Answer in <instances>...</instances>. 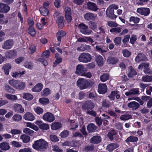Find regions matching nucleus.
Wrapping results in <instances>:
<instances>
[{
  "label": "nucleus",
  "instance_id": "obj_34",
  "mask_svg": "<svg viewBox=\"0 0 152 152\" xmlns=\"http://www.w3.org/2000/svg\"><path fill=\"white\" fill-rule=\"evenodd\" d=\"M96 61L98 66H101L103 65V59L102 56L100 55L97 56L96 58Z\"/></svg>",
  "mask_w": 152,
  "mask_h": 152
},
{
  "label": "nucleus",
  "instance_id": "obj_15",
  "mask_svg": "<svg viewBox=\"0 0 152 152\" xmlns=\"http://www.w3.org/2000/svg\"><path fill=\"white\" fill-rule=\"evenodd\" d=\"M10 10V7L7 4L0 3V12L6 13Z\"/></svg>",
  "mask_w": 152,
  "mask_h": 152
},
{
  "label": "nucleus",
  "instance_id": "obj_55",
  "mask_svg": "<svg viewBox=\"0 0 152 152\" xmlns=\"http://www.w3.org/2000/svg\"><path fill=\"white\" fill-rule=\"evenodd\" d=\"M122 53L123 56L126 58L129 57L131 55V53L127 49L124 50Z\"/></svg>",
  "mask_w": 152,
  "mask_h": 152
},
{
  "label": "nucleus",
  "instance_id": "obj_45",
  "mask_svg": "<svg viewBox=\"0 0 152 152\" xmlns=\"http://www.w3.org/2000/svg\"><path fill=\"white\" fill-rule=\"evenodd\" d=\"M28 33L31 36L34 37L36 33V31L33 28V27H30L28 29Z\"/></svg>",
  "mask_w": 152,
  "mask_h": 152
},
{
  "label": "nucleus",
  "instance_id": "obj_6",
  "mask_svg": "<svg viewBox=\"0 0 152 152\" xmlns=\"http://www.w3.org/2000/svg\"><path fill=\"white\" fill-rule=\"evenodd\" d=\"M80 32L83 34L85 35H89L91 34L92 31L88 30V26L83 23L80 24L78 26Z\"/></svg>",
  "mask_w": 152,
  "mask_h": 152
},
{
  "label": "nucleus",
  "instance_id": "obj_1",
  "mask_svg": "<svg viewBox=\"0 0 152 152\" xmlns=\"http://www.w3.org/2000/svg\"><path fill=\"white\" fill-rule=\"evenodd\" d=\"M48 145V143L45 140L39 139L34 141L32 147L34 149L38 151H45L47 148Z\"/></svg>",
  "mask_w": 152,
  "mask_h": 152
},
{
  "label": "nucleus",
  "instance_id": "obj_58",
  "mask_svg": "<svg viewBox=\"0 0 152 152\" xmlns=\"http://www.w3.org/2000/svg\"><path fill=\"white\" fill-rule=\"evenodd\" d=\"M140 18L138 17L134 16H131L130 17L129 21L130 22H133L134 23H137L140 21Z\"/></svg>",
  "mask_w": 152,
  "mask_h": 152
},
{
  "label": "nucleus",
  "instance_id": "obj_30",
  "mask_svg": "<svg viewBox=\"0 0 152 152\" xmlns=\"http://www.w3.org/2000/svg\"><path fill=\"white\" fill-rule=\"evenodd\" d=\"M107 61L109 64L114 65L118 62V60L116 57L111 56L107 58Z\"/></svg>",
  "mask_w": 152,
  "mask_h": 152
},
{
  "label": "nucleus",
  "instance_id": "obj_57",
  "mask_svg": "<svg viewBox=\"0 0 152 152\" xmlns=\"http://www.w3.org/2000/svg\"><path fill=\"white\" fill-rule=\"evenodd\" d=\"M90 49V46L88 45H84L82 46L81 47H78L77 48V50L79 51L87 50Z\"/></svg>",
  "mask_w": 152,
  "mask_h": 152
},
{
  "label": "nucleus",
  "instance_id": "obj_40",
  "mask_svg": "<svg viewBox=\"0 0 152 152\" xmlns=\"http://www.w3.org/2000/svg\"><path fill=\"white\" fill-rule=\"evenodd\" d=\"M84 17L87 20H92L94 19V15L91 13H87L85 15Z\"/></svg>",
  "mask_w": 152,
  "mask_h": 152
},
{
  "label": "nucleus",
  "instance_id": "obj_22",
  "mask_svg": "<svg viewBox=\"0 0 152 152\" xmlns=\"http://www.w3.org/2000/svg\"><path fill=\"white\" fill-rule=\"evenodd\" d=\"M14 110L15 112L22 113L24 111V109L22 105L19 104H15L14 105Z\"/></svg>",
  "mask_w": 152,
  "mask_h": 152
},
{
  "label": "nucleus",
  "instance_id": "obj_42",
  "mask_svg": "<svg viewBox=\"0 0 152 152\" xmlns=\"http://www.w3.org/2000/svg\"><path fill=\"white\" fill-rule=\"evenodd\" d=\"M109 75L107 73H104L100 77V80L102 82H104L108 80Z\"/></svg>",
  "mask_w": 152,
  "mask_h": 152
},
{
  "label": "nucleus",
  "instance_id": "obj_52",
  "mask_svg": "<svg viewBox=\"0 0 152 152\" xmlns=\"http://www.w3.org/2000/svg\"><path fill=\"white\" fill-rule=\"evenodd\" d=\"M69 131L66 130L63 131L60 134V136L62 138H66L68 137Z\"/></svg>",
  "mask_w": 152,
  "mask_h": 152
},
{
  "label": "nucleus",
  "instance_id": "obj_51",
  "mask_svg": "<svg viewBox=\"0 0 152 152\" xmlns=\"http://www.w3.org/2000/svg\"><path fill=\"white\" fill-rule=\"evenodd\" d=\"M5 89L7 92L12 94L15 93L14 90L11 86L8 85H6L5 86Z\"/></svg>",
  "mask_w": 152,
  "mask_h": 152
},
{
  "label": "nucleus",
  "instance_id": "obj_13",
  "mask_svg": "<svg viewBox=\"0 0 152 152\" xmlns=\"http://www.w3.org/2000/svg\"><path fill=\"white\" fill-rule=\"evenodd\" d=\"M113 11L114 9L110 6L107 8L106 11V15L111 19H115L117 17V16L114 14Z\"/></svg>",
  "mask_w": 152,
  "mask_h": 152
},
{
  "label": "nucleus",
  "instance_id": "obj_18",
  "mask_svg": "<svg viewBox=\"0 0 152 152\" xmlns=\"http://www.w3.org/2000/svg\"><path fill=\"white\" fill-rule=\"evenodd\" d=\"M102 140L100 136L96 135L93 136L91 139L90 142L94 144H97L100 143Z\"/></svg>",
  "mask_w": 152,
  "mask_h": 152
},
{
  "label": "nucleus",
  "instance_id": "obj_36",
  "mask_svg": "<svg viewBox=\"0 0 152 152\" xmlns=\"http://www.w3.org/2000/svg\"><path fill=\"white\" fill-rule=\"evenodd\" d=\"M94 148V145H87L85 146L83 148V151L86 152H91L93 151Z\"/></svg>",
  "mask_w": 152,
  "mask_h": 152
},
{
  "label": "nucleus",
  "instance_id": "obj_11",
  "mask_svg": "<svg viewBox=\"0 0 152 152\" xmlns=\"http://www.w3.org/2000/svg\"><path fill=\"white\" fill-rule=\"evenodd\" d=\"M35 124L37 125L39 127L43 130H48L50 126L47 124L43 123L41 121H37L35 122Z\"/></svg>",
  "mask_w": 152,
  "mask_h": 152
},
{
  "label": "nucleus",
  "instance_id": "obj_33",
  "mask_svg": "<svg viewBox=\"0 0 152 152\" xmlns=\"http://www.w3.org/2000/svg\"><path fill=\"white\" fill-rule=\"evenodd\" d=\"M16 52L15 50H11L6 53V57L8 58H13L16 55Z\"/></svg>",
  "mask_w": 152,
  "mask_h": 152
},
{
  "label": "nucleus",
  "instance_id": "obj_61",
  "mask_svg": "<svg viewBox=\"0 0 152 152\" xmlns=\"http://www.w3.org/2000/svg\"><path fill=\"white\" fill-rule=\"evenodd\" d=\"M88 25L90 28L93 30H95L97 28V26L95 22L90 21L88 23Z\"/></svg>",
  "mask_w": 152,
  "mask_h": 152
},
{
  "label": "nucleus",
  "instance_id": "obj_28",
  "mask_svg": "<svg viewBox=\"0 0 152 152\" xmlns=\"http://www.w3.org/2000/svg\"><path fill=\"white\" fill-rule=\"evenodd\" d=\"M87 128L89 132L92 133L96 130L97 128V127L94 124L91 123L88 125Z\"/></svg>",
  "mask_w": 152,
  "mask_h": 152
},
{
  "label": "nucleus",
  "instance_id": "obj_24",
  "mask_svg": "<svg viewBox=\"0 0 152 152\" xmlns=\"http://www.w3.org/2000/svg\"><path fill=\"white\" fill-rule=\"evenodd\" d=\"M66 35V33L63 30L58 31L56 33V37L58 41H61L62 37H64Z\"/></svg>",
  "mask_w": 152,
  "mask_h": 152
},
{
  "label": "nucleus",
  "instance_id": "obj_12",
  "mask_svg": "<svg viewBox=\"0 0 152 152\" xmlns=\"http://www.w3.org/2000/svg\"><path fill=\"white\" fill-rule=\"evenodd\" d=\"M147 60L148 58L146 56L142 53H139L136 56L135 59V61L137 63L146 61Z\"/></svg>",
  "mask_w": 152,
  "mask_h": 152
},
{
  "label": "nucleus",
  "instance_id": "obj_20",
  "mask_svg": "<svg viewBox=\"0 0 152 152\" xmlns=\"http://www.w3.org/2000/svg\"><path fill=\"white\" fill-rule=\"evenodd\" d=\"M85 71V69L83 65L78 64L76 67V70L75 73L77 75H82Z\"/></svg>",
  "mask_w": 152,
  "mask_h": 152
},
{
  "label": "nucleus",
  "instance_id": "obj_8",
  "mask_svg": "<svg viewBox=\"0 0 152 152\" xmlns=\"http://www.w3.org/2000/svg\"><path fill=\"white\" fill-rule=\"evenodd\" d=\"M65 13V18L68 23H70L72 20V12L71 9L70 7H66L64 10Z\"/></svg>",
  "mask_w": 152,
  "mask_h": 152
},
{
  "label": "nucleus",
  "instance_id": "obj_46",
  "mask_svg": "<svg viewBox=\"0 0 152 152\" xmlns=\"http://www.w3.org/2000/svg\"><path fill=\"white\" fill-rule=\"evenodd\" d=\"M5 97L8 99L12 101L15 100L17 99V96L15 95L5 94Z\"/></svg>",
  "mask_w": 152,
  "mask_h": 152
},
{
  "label": "nucleus",
  "instance_id": "obj_10",
  "mask_svg": "<svg viewBox=\"0 0 152 152\" xmlns=\"http://www.w3.org/2000/svg\"><path fill=\"white\" fill-rule=\"evenodd\" d=\"M98 88V91L100 94H104L107 91V86L104 83H99Z\"/></svg>",
  "mask_w": 152,
  "mask_h": 152
},
{
  "label": "nucleus",
  "instance_id": "obj_26",
  "mask_svg": "<svg viewBox=\"0 0 152 152\" xmlns=\"http://www.w3.org/2000/svg\"><path fill=\"white\" fill-rule=\"evenodd\" d=\"M119 145L117 143H111L109 144L106 148V149L109 152H112L118 147Z\"/></svg>",
  "mask_w": 152,
  "mask_h": 152
},
{
  "label": "nucleus",
  "instance_id": "obj_3",
  "mask_svg": "<svg viewBox=\"0 0 152 152\" xmlns=\"http://www.w3.org/2000/svg\"><path fill=\"white\" fill-rule=\"evenodd\" d=\"M8 83L11 86L18 90H22L26 87L25 83L20 80L12 79L9 80Z\"/></svg>",
  "mask_w": 152,
  "mask_h": 152
},
{
  "label": "nucleus",
  "instance_id": "obj_23",
  "mask_svg": "<svg viewBox=\"0 0 152 152\" xmlns=\"http://www.w3.org/2000/svg\"><path fill=\"white\" fill-rule=\"evenodd\" d=\"M12 68L11 65L10 63H6L3 65L2 69L4 70L5 74L7 75L9 74L10 70Z\"/></svg>",
  "mask_w": 152,
  "mask_h": 152
},
{
  "label": "nucleus",
  "instance_id": "obj_63",
  "mask_svg": "<svg viewBox=\"0 0 152 152\" xmlns=\"http://www.w3.org/2000/svg\"><path fill=\"white\" fill-rule=\"evenodd\" d=\"M107 25L111 27H116L118 26V24L115 22L109 21L107 22Z\"/></svg>",
  "mask_w": 152,
  "mask_h": 152
},
{
  "label": "nucleus",
  "instance_id": "obj_47",
  "mask_svg": "<svg viewBox=\"0 0 152 152\" xmlns=\"http://www.w3.org/2000/svg\"><path fill=\"white\" fill-rule=\"evenodd\" d=\"M22 118V116L21 115L17 114H15L12 117L13 120L16 122L20 121Z\"/></svg>",
  "mask_w": 152,
  "mask_h": 152
},
{
  "label": "nucleus",
  "instance_id": "obj_41",
  "mask_svg": "<svg viewBox=\"0 0 152 152\" xmlns=\"http://www.w3.org/2000/svg\"><path fill=\"white\" fill-rule=\"evenodd\" d=\"M23 98L24 99L30 101L33 98V96L30 94L25 93L23 94Z\"/></svg>",
  "mask_w": 152,
  "mask_h": 152
},
{
  "label": "nucleus",
  "instance_id": "obj_56",
  "mask_svg": "<svg viewBox=\"0 0 152 152\" xmlns=\"http://www.w3.org/2000/svg\"><path fill=\"white\" fill-rule=\"evenodd\" d=\"M130 37V35L129 34L126 35L124 36V38L122 39V42L124 46L129 42Z\"/></svg>",
  "mask_w": 152,
  "mask_h": 152
},
{
  "label": "nucleus",
  "instance_id": "obj_64",
  "mask_svg": "<svg viewBox=\"0 0 152 152\" xmlns=\"http://www.w3.org/2000/svg\"><path fill=\"white\" fill-rule=\"evenodd\" d=\"M27 22L29 27H34V21L30 17L28 18Z\"/></svg>",
  "mask_w": 152,
  "mask_h": 152
},
{
  "label": "nucleus",
  "instance_id": "obj_9",
  "mask_svg": "<svg viewBox=\"0 0 152 152\" xmlns=\"http://www.w3.org/2000/svg\"><path fill=\"white\" fill-rule=\"evenodd\" d=\"M137 12L141 15L147 16L150 14V10L149 8H147L140 7L137 9Z\"/></svg>",
  "mask_w": 152,
  "mask_h": 152
},
{
  "label": "nucleus",
  "instance_id": "obj_44",
  "mask_svg": "<svg viewBox=\"0 0 152 152\" xmlns=\"http://www.w3.org/2000/svg\"><path fill=\"white\" fill-rule=\"evenodd\" d=\"M50 94V91L48 88H46L43 90L41 92V95L45 97L47 96Z\"/></svg>",
  "mask_w": 152,
  "mask_h": 152
},
{
  "label": "nucleus",
  "instance_id": "obj_60",
  "mask_svg": "<svg viewBox=\"0 0 152 152\" xmlns=\"http://www.w3.org/2000/svg\"><path fill=\"white\" fill-rule=\"evenodd\" d=\"M121 37H117L114 39V42L116 46H118L120 45L121 43Z\"/></svg>",
  "mask_w": 152,
  "mask_h": 152
},
{
  "label": "nucleus",
  "instance_id": "obj_59",
  "mask_svg": "<svg viewBox=\"0 0 152 152\" xmlns=\"http://www.w3.org/2000/svg\"><path fill=\"white\" fill-rule=\"evenodd\" d=\"M132 118V116L129 114L123 115L120 117V119L123 121L127 120L130 119Z\"/></svg>",
  "mask_w": 152,
  "mask_h": 152
},
{
  "label": "nucleus",
  "instance_id": "obj_50",
  "mask_svg": "<svg viewBox=\"0 0 152 152\" xmlns=\"http://www.w3.org/2000/svg\"><path fill=\"white\" fill-rule=\"evenodd\" d=\"M142 80L145 82L152 81V76L146 75L142 77Z\"/></svg>",
  "mask_w": 152,
  "mask_h": 152
},
{
  "label": "nucleus",
  "instance_id": "obj_21",
  "mask_svg": "<svg viewBox=\"0 0 152 152\" xmlns=\"http://www.w3.org/2000/svg\"><path fill=\"white\" fill-rule=\"evenodd\" d=\"M88 9L93 11H96L98 9L96 4L94 3L89 1L87 4Z\"/></svg>",
  "mask_w": 152,
  "mask_h": 152
},
{
  "label": "nucleus",
  "instance_id": "obj_14",
  "mask_svg": "<svg viewBox=\"0 0 152 152\" xmlns=\"http://www.w3.org/2000/svg\"><path fill=\"white\" fill-rule=\"evenodd\" d=\"M13 44V41L12 39H8L4 42L2 47L4 49H9L11 48Z\"/></svg>",
  "mask_w": 152,
  "mask_h": 152
},
{
  "label": "nucleus",
  "instance_id": "obj_7",
  "mask_svg": "<svg viewBox=\"0 0 152 152\" xmlns=\"http://www.w3.org/2000/svg\"><path fill=\"white\" fill-rule=\"evenodd\" d=\"M42 118L44 120L50 122H53L55 119L54 115L49 112L45 113L43 115Z\"/></svg>",
  "mask_w": 152,
  "mask_h": 152
},
{
  "label": "nucleus",
  "instance_id": "obj_62",
  "mask_svg": "<svg viewBox=\"0 0 152 152\" xmlns=\"http://www.w3.org/2000/svg\"><path fill=\"white\" fill-rule=\"evenodd\" d=\"M80 145L79 141L76 140H74L71 142V145L73 147L79 146Z\"/></svg>",
  "mask_w": 152,
  "mask_h": 152
},
{
  "label": "nucleus",
  "instance_id": "obj_2",
  "mask_svg": "<svg viewBox=\"0 0 152 152\" xmlns=\"http://www.w3.org/2000/svg\"><path fill=\"white\" fill-rule=\"evenodd\" d=\"M94 83L93 82L88 81L83 78H79L77 80V86L81 90L85 89L92 86Z\"/></svg>",
  "mask_w": 152,
  "mask_h": 152
},
{
  "label": "nucleus",
  "instance_id": "obj_37",
  "mask_svg": "<svg viewBox=\"0 0 152 152\" xmlns=\"http://www.w3.org/2000/svg\"><path fill=\"white\" fill-rule=\"evenodd\" d=\"M23 66L26 68L30 70L32 69L34 66L32 62L31 61H26L23 64Z\"/></svg>",
  "mask_w": 152,
  "mask_h": 152
},
{
  "label": "nucleus",
  "instance_id": "obj_53",
  "mask_svg": "<svg viewBox=\"0 0 152 152\" xmlns=\"http://www.w3.org/2000/svg\"><path fill=\"white\" fill-rule=\"evenodd\" d=\"M23 133L30 135L33 134L34 133V131L28 128H26L23 129Z\"/></svg>",
  "mask_w": 152,
  "mask_h": 152
},
{
  "label": "nucleus",
  "instance_id": "obj_43",
  "mask_svg": "<svg viewBox=\"0 0 152 152\" xmlns=\"http://www.w3.org/2000/svg\"><path fill=\"white\" fill-rule=\"evenodd\" d=\"M41 14L43 16H46L49 13L48 9L40 7L39 9Z\"/></svg>",
  "mask_w": 152,
  "mask_h": 152
},
{
  "label": "nucleus",
  "instance_id": "obj_38",
  "mask_svg": "<svg viewBox=\"0 0 152 152\" xmlns=\"http://www.w3.org/2000/svg\"><path fill=\"white\" fill-rule=\"evenodd\" d=\"M96 51L100 52L101 54L107 52V50L103 49V47L102 45H96L95 46Z\"/></svg>",
  "mask_w": 152,
  "mask_h": 152
},
{
  "label": "nucleus",
  "instance_id": "obj_39",
  "mask_svg": "<svg viewBox=\"0 0 152 152\" xmlns=\"http://www.w3.org/2000/svg\"><path fill=\"white\" fill-rule=\"evenodd\" d=\"M20 139L22 140L24 143H27L30 140V137L24 134H22L20 136Z\"/></svg>",
  "mask_w": 152,
  "mask_h": 152
},
{
  "label": "nucleus",
  "instance_id": "obj_49",
  "mask_svg": "<svg viewBox=\"0 0 152 152\" xmlns=\"http://www.w3.org/2000/svg\"><path fill=\"white\" fill-rule=\"evenodd\" d=\"M25 71H23L22 72H13L12 75V77H13L16 78L18 77H20L22 75L25 74Z\"/></svg>",
  "mask_w": 152,
  "mask_h": 152
},
{
  "label": "nucleus",
  "instance_id": "obj_27",
  "mask_svg": "<svg viewBox=\"0 0 152 152\" xmlns=\"http://www.w3.org/2000/svg\"><path fill=\"white\" fill-rule=\"evenodd\" d=\"M43 86L41 83H38L31 89V91L34 92H39L42 89Z\"/></svg>",
  "mask_w": 152,
  "mask_h": 152
},
{
  "label": "nucleus",
  "instance_id": "obj_5",
  "mask_svg": "<svg viewBox=\"0 0 152 152\" xmlns=\"http://www.w3.org/2000/svg\"><path fill=\"white\" fill-rule=\"evenodd\" d=\"M91 58V56L90 54L88 53H83L79 56L78 60L80 62L86 63L90 62Z\"/></svg>",
  "mask_w": 152,
  "mask_h": 152
},
{
  "label": "nucleus",
  "instance_id": "obj_32",
  "mask_svg": "<svg viewBox=\"0 0 152 152\" xmlns=\"http://www.w3.org/2000/svg\"><path fill=\"white\" fill-rule=\"evenodd\" d=\"M138 140V138L137 137L133 136H130L128 137L125 140V142L127 143L129 142H137Z\"/></svg>",
  "mask_w": 152,
  "mask_h": 152
},
{
  "label": "nucleus",
  "instance_id": "obj_19",
  "mask_svg": "<svg viewBox=\"0 0 152 152\" xmlns=\"http://www.w3.org/2000/svg\"><path fill=\"white\" fill-rule=\"evenodd\" d=\"M23 118L25 120L32 121L35 119V118L32 113L29 112H26L23 116Z\"/></svg>",
  "mask_w": 152,
  "mask_h": 152
},
{
  "label": "nucleus",
  "instance_id": "obj_25",
  "mask_svg": "<svg viewBox=\"0 0 152 152\" xmlns=\"http://www.w3.org/2000/svg\"><path fill=\"white\" fill-rule=\"evenodd\" d=\"M128 72V75L129 77H133L137 74V72L136 70L131 66L129 67Z\"/></svg>",
  "mask_w": 152,
  "mask_h": 152
},
{
  "label": "nucleus",
  "instance_id": "obj_4",
  "mask_svg": "<svg viewBox=\"0 0 152 152\" xmlns=\"http://www.w3.org/2000/svg\"><path fill=\"white\" fill-rule=\"evenodd\" d=\"M95 106V104L91 100H88L83 102L81 106L82 109L85 111L92 110Z\"/></svg>",
  "mask_w": 152,
  "mask_h": 152
},
{
  "label": "nucleus",
  "instance_id": "obj_31",
  "mask_svg": "<svg viewBox=\"0 0 152 152\" xmlns=\"http://www.w3.org/2000/svg\"><path fill=\"white\" fill-rule=\"evenodd\" d=\"M10 148L9 143L6 142H1L0 144V148L3 151H7Z\"/></svg>",
  "mask_w": 152,
  "mask_h": 152
},
{
  "label": "nucleus",
  "instance_id": "obj_48",
  "mask_svg": "<svg viewBox=\"0 0 152 152\" xmlns=\"http://www.w3.org/2000/svg\"><path fill=\"white\" fill-rule=\"evenodd\" d=\"M39 101L40 103L43 104H46L50 102L49 99L47 98H40L39 99Z\"/></svg>",
  "mask_w": 152,
  "mask_h": 152
},
{
  "label": "nucleus",
  "instance_id": "obj_17",
  "mask_svg": "<svg viewBox=\"0 0 152 152\" xmlns=\"http://www.w3.org/2000/svg\"><path fill=\"white\" fill-rule=\"evenodd\" d=\"M128 107L134 110L137 109L140 107V104L135 101H132L128 103Z\"/></svg>",
  "mask_w": 152,
  "mask_h": 152
},
{
  "label": "nucleus",
  "instance_id": "obj_29",
  "mask_svg": "<svg viewBox=\"0 0 152 152\" xmlns=\"http://www.w3.org/2000/svg\"><path fill=\"white\" fill-rule=\"evenodd\" d=\"M62 127L61 123L59 122H54L52 124L51 128L52 130H56L61 128Z\"/></svg>",
  "mask_w": 152,
  "mask_h": 152
},
{
  "label": "nucleus",
  "instance_id": "obj_16",
  "mask_svg": "<svg viewBox=\"0 0 152 152\" xmlns=\"http://www.w3.org/2000/svg\"><path fill=\"white\" fill-rule=\"evenodd\" d=\"M65 20L64 17L59 16L57 18L56 22L58 27L61 29L64 26Z\"/></svg>",
  "mask_w": 152,
  "mask_h": 152
},
{
  "label": "nucleus",
  "instance_id": "obj_54",
  "mask_svg": "<svg viewBox=\"0 0 152 152\" xmlns=\"http://www.w3.org/2000/svg\"><path fill=\"white\" fill-rule=\"evenodd\" d=\"M118 91H112L110 95L108 96L110 100H114L115 99V95L117 94Z\"/></svg>",
  "mask_w": 152,
  "mask_h": 152
},
{
  "label": "nucleus",
  "instance_id": "obj_35",
  "mask_svg": "<svg viewBox=\"0 0 152 152\" xmlns=\"http://www.w3.org/2000/svg\"><path fill=\"white\" fill-rule=\"evenodd\" d=\"M117 134L116 131L114 129H112L107 134V136L110 140H113L114 139L113 136Z\"/></svg>",
  "mask_w": 152,
  "mask_h": 152
}]
</instances>
